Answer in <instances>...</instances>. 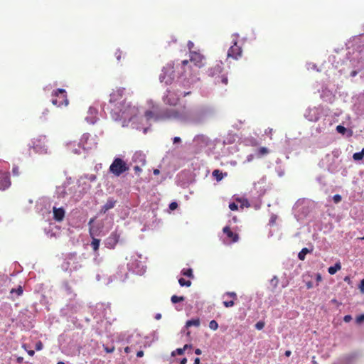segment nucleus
I'll return each instance as SVG.
<instances>
[{
	"instance_id": "27",
	"label": "nucleus",
	"mask_w": 364,
	"mask_h": 364,
	"mask_svg": "<svg viewBox=\"0 0 364 364\" xmlns=\"http://www.w3.org/2000/svg\"><path fill=\"white\" fill-rule=\"evenodd\" d=\"M181 273H182L183 275H184L186 277H188L189 278H193V270L191 268L183 269L181 271Z\"/></svg>"
},
{
	"instance_id": "13",
	"label": "nucleus",
	"mask_w": 364,
	"mask_h": 364,
	"mask_svg": "<svg viewBox=\"0 0 364 364\" xmlns=\"http://www.w3.org/2000/svg\"><path fill=\"white\" fill-rule=\"evenodd\" d=\"M11 184L8 173L0 171V191H4Z\"/></svg>"
},
{
	"instance_id": "51",
	"label": "nucleus",
	"mask_w": 364,
	"mask_h": 364,
	"mask_svg": "<svg viewBox=\"0 0 364 364\" xmlns=\"http://www.w3.org/2000/svg\"><path fill=\"white\" fill-rule=\"evenodd\" d=\"M187 363V358H183V359H181V360L180 361V364H186Z\"/></svg>"
},
{
	"instance_id": "62",
	"label": "nucleus",
	"mask_w": 364,
	"mask_h": 364,
	"mask_svg": "<svg viewBox=\"0 0 364 364\" xmlns=\"http://www.w3.org/2000/svg\"><path fill=\"white\" fill-rule=\"evenodd\" d=\"M155 318L159 320L161 318V315L160 314H157L155 316Z\"/></svg>"
},
{
	"instance_id": "36",
	"label": "nucleus",
	"mask_w": 364,
	"mask_h": 364,
	"mask_svg": "<svg viewBox=\"0 0 364 364\" xmlns=\"http://www.w3.org/2000/svg\"><path fill=\"white\" fill-rule=\"evenodd\" d=\"M264 326V322L263 321H258L256 324H255V328L257 329V330H262Z\"/></svg>"
},
{
	"instance_id": "19",
	"label": "nucleus",
	"mask_w": 364,
	"mask_h": 364,
	"mask_svg": "<svg viewBox=\"0 0 364 364\" xmlns=\"http://www.w3.org/2000/svg\"><path fill=\"white\" fill-rule=\"evenodd\" d=\"M203 57L198 53H191L190 60L193 62L196 66L200 67L203 65Z\"/></svg>"
},
{
	"instance_id": "23",
	"label": "nucleus",
	"mask_w": 364,
	"mask_h": 364,
	"mask_svg": "<svg viewBox=\"0 0 364 364\" xmlns=\"http://www.w3.org/2000/svg\"><path fill=\"white\" fill-rule=\"evenodd\" d=\"M341 269V265L340 262H337L334 266H331L328 268V272L330 274L333 275L337 272V271Z\"/></svg>"
},
{
	"instance_id": "64",
	"label": "nucleus",
	"mask_w": 364,
	"mask_h": 364,
	"mask_svg": "<svg viewBox=\"0 0 364 364\" xmlns=\"http://www.w3.org/2000/svg\"><path fill=\"white\" fill-rule=\"evenodd\" d=\"M57 364H65L64 362H62V361H59L57 363Z\"/></svg>"
},
{
	"instance_id": "47",
	"label": "nucleus",
	"mask_w": 364,
	"mask_h": 364,
	"mask_svg": "<svg viewBox=\"0 0 364 364\" xmlns=\"http://www.w3.org/2000/svg\"><path fill=\"white\" fill-rule=\"evenodd\" d=\"M144 355V351L143 350H139L136 353V356L138 358H141Z\"/></svg>"
},
{
	"instance_id": "1",
	"label": "nucleus",
	"mask_w": 364,
	"mask_h": 364,
	"mask_svg": "<svg viewBox=\"0 0 364 364\" xmlns=\"http://www.w3.org/2000/svg\"><path fill=\"white\" fill-rule=\"evenodd\" d=\"M147 120H171L176 119L181 122H188L191 119V112L185 106L180 109L166 108L159 110L158 105H152V110H147L144 114Z\"/></svg>"
},
{
	"instance_id": "33",
	"label": "nucleus",
	"mask_w": 364,
	"mask_h": 364,
	"mask_svg": "<svg viewBox=\"0 0 364 364\" xmlns=\"http://www.w3.org/2000/svg\"><path fill=\"white\" fill-rule=\"evenodd\" d=\"M209 328L213 331H215L218 328V322L215 320H212L209 323Z\"/></svg>"
},
{
	"instance_id": "30",
	"label": "nucleus",
	"mask_w": 364,
	"mask_h": 364,
	"mask_svg": "<svg viewBox=\"0 0 364 364\" xmlns=\"http://www.w3.org/2000/svg\"><path fill=\"white\" fill-rule=\"evenodd\" d=\"M10 293L11 294L15 293L17 294V296H21L23 294V287L20 285L17 289H12L10 291Z\"/></svg>"
},
{
	"instance_id": "53",
	"label": "nucleus",
	"mask_w": 364,
	"mask_h": 364,
	"mask_svg": "<svg viewBox=\"0 0 364 364\" xmlns=\"http://www.w3.org/2000/svg\"><path fill=\"white\" fill-rule=\"evenodd\" d=\"M193 364H200V358H196L195 360H194V363Z\"/></svg>"
},
{
	"instance_id": "34",
	"label": "nucleus",
	"mask_w": 364,
	"mask_h": 364,
	"mask_svg": "<svg viewBox=\"0 0 364 364\" xmlns=\"http://www.w3.org/2000/svg\"><path fill=\"white\" fill-rule=\"evenodd\" d=\"M122 55H123L122 51L120 50H117L116 52L114 53V56L117 58L118 62L120 61V60L122 57Z\"/></svg>"
},
{
	"instance_id": "14",
	"label": "nucleus",
	"mask_w": 364,
	"mask_h": 364,
	"mask_svg": "<svg viewBox=\"0 0 364 364\" xmlns=\"http://www.w3.org/2000/svg\"><path fill=\"white\" fill-rule=\"evenodd\" d=\"M223 74V63H218L209 70V75L215 77V81Z\"/></svg>"
},
{
	"instance_id": "16",
	"label": "nucleus",
	"mask_w": 364,
	"mask_h": 364,
	"mask_svg": "<svg viewBox=\"0 0 364 364\" xmlns=\"http://www.w3.org/2000/svg\"><path fill=\"white\" fill-rule=\"evenodd\" d=\"M120 238V235L114 231L107 238V245L110 248H114L116 245L118 243Z\"/></svg>"
},
{
	"instance_id": "20",
	"label": "nucleus",
	"mask_w": 364,
	"mask_h": 364,
	"mask_svg": "<svg viewBox=\"0 0 364 364\" xmlns=\"http://www.w3.org/2000/svg\"><path fill=\"white\" fill-rule=\"evenodd\" d=\"M212 175L217 181H220L225 176H227V173H223L219 169H215L213 171Z\"/></svg>"
},
{
	"instance_id": "45",
	"label": "nucleus",
	"mask_w": 364,
	"mask_h": 364,
	"mask_svg": "<svg viewBox=\"0 0 364 364\" xmlns=\"http://www.w3.org/2000/svg\"><path fill=\"white\" fill-rule=\"evenodd\" d=\"M134 170L136 173H139V172L141 171V168L139 166H135L134 168Z\"/></svg>"
},
{
	"instance_id": "41",
	"label": "nucleus",
	"mask_w": 364,
	"mask_h": 364,
	"mask_svg": "<svg viewBox=\"0 0 364 364\" xmlns=\"http://www.w3.org/2000/svg\"><path fill=\"white\" fill-rule=\"evenodd\" d=\"M178 207V203L176 202H172L170 203L169 205V208L171 210H174L175 209H176Z\"/></svg>"
},
{
	"instance_id": "61",
	"label": "nucleus",
	"mask_w": 364,
	"mask_h": 364,
	"mask_svg": "<svg viewBox=\"0 0 364 364\" xmlns=\"http://www.w3.org/2000/svg\"><path fill=\"white\" fill-rule=\"evenodd\" d=\"M306 287H307V288H308V289H311V288L312 287V284H311V282H308V283L306 284Z\"/></svg>"
},
{
	"instance_id": "26",
	"label": "nucleus",
	"mask_w": 364,
	"mask_h": 364,
	"mask_svg": "<svg viewBox=\"0 0 364 364\" xmlns=\"http://www.w3.org/2000/svg\"><path fill=\"white\" fill-rule=\"evenodd\" d=\"M309 252V250L308 248L304 247L303 248L299 253L298 257L300 260H304L306 255Z\"/></svg>"
},
{
	"instance_id": "60",
	"label": "nucleus",
	"mask_w": 364,
	"mask_h": 364,
	"mask_svg": "<svg viewBox=\"0 0 364 364\" xmlns=\"http://www.w3.org/2000/svg\"><path fill=\"white\" fill-rule=\"evenodd\" d=\"M316 280L317 282H320L321 280V276L319 274L316 276Z\"/></svg>"
},
{
	"instance_id": "10",
	"label": "nucleus",
	"mask_w": 364,
	"mask_h": 364,
	"mask_svg": "<svg viewBox=\"0 0 364 364\" xmlns=\"http://www.w3.org/2000/svg\"><path fill=\"white\" fill-rule=\"evenodd\" d=\"M223 298H230V300L228 299L223 301L225 307L230 308L235 304V301L237 300V295L235 291H227L223 294Z\"/></svg>"
},
{
	"instance_id": "58",
	"label": "nucleus",
	"mask_w": 364,
	"mask_h": 364,
	"mask_svg": "<svg viewBox=\"0 0 364 364\" xmlns=\"http://www.w3.org/2000/svg\"><path fill=\"white\" fill-rule=\"evenodd\" d=\"M13 173L14 174H18V168L17 167L13 168Z\"/></svg>"
},
{
	"instance_id": "52",
	"label": "nucleus",
	"mask_w": 364,
	"mask_h": 364,
	"mask_svg": "<svg viewBox=\"0 0 364 364\" xmlns=\"http://www.w3.org/2000/svg\"><path fill=\"white\" fill-rule=\"evenodd\" d=\"M28 352V354L30 355V356H33L35 353L34 350H29L27 351Z\"/></svg>"
},
{
	"instance_id": "6",
	"label": "nucleus",
	"mask_w": 364,
	"mask_h": 364,
	"mask_svg": "<svg viewBox=\"0 0 364 364\" xmlns=\"http://www.w3.org/2000/svg\"><path fill=\"white\" fill-rule=\"evenodd\" d=\"M47 139L46 136H40L38 138H35L32 141V145L31 146L33 150L38 154L47 153Z\"/></svg>"
},
{
	"instance_id": "17",
	"label": "nucleus",
	"mask_w": 364,
	"mask_h": 364,
	"mask_svg": "<svg viewBox=\"0 0 364 364\" xmlns=\"http://www.w3.org/2000/svg\"><path fill=\"white\" fill-rule=\"evenodd\" d=\"M53 218L58 222L62 221L65 217V210L63 208L53 207Z\"/></svg>"
},
{
	"instance_id": "29",
	"label": "nucleus",
	"mask_w": 364,
	"mask_h": 364,
	"mask_svg": "<svg viewBox=\"0 0 364 364\" xmlns=\"http://www.w3.org/2000/svg\"><path fill=\"white\" fill-rule=\"evenodd\" d=\"M178 283L181 287H190L191 285V282L190 280H186L183 278H180L178 279Z\"/></svg>"
},
{
	"instance_id": "8",
	"label": "nucleus",
	"mask_w": 364,
	"mask_h": 364,
	"mask_svg": "<svg viewBox=\"0 0 364 364\" xmlns=\"http://www.w3.org/2000/svg\"><path fill=\"white\" fill-rule=\"evenodd\" d=\"M124 92L125 89L123 87H119L113 90L109 95V102L112 104L117 103L121 106L123 103L122 101H125V100L123 99Z\"/></svg>"
},
{
	"instance_id": "42",
	"label": "nucleus",
	"mask_w": 364,
	"mask_h": 364,
	"mask_svg": "<svg viewBox=\"0 0 364 364\" xmlns=\"http://www.w3.org/2000/svg\"><path fill=\"white\" fill-rule=\"evenodd\" d=\"M364 321V314H361L356 318V322L360 323Z\"/></svg>"
},
{
	"instance_id": "9",
	"label": "nucleus",
	"mask_w": 364,
	"mask_h": 364,
	"mask_svg": "<svg viewBox=\"0 0 364 364\" xmlns=\"http://www.w3.org/2000/svg\"><path fill=\"white\" fill-rule=\"evenodd\" d=\"M242 53V48L237 45L236 41H235L234 44L230 46L228 51V58H232L235 60H237L241 57Z\"/></svg>"
},
{
	"instance_id": "4",
	"label": "nucleus",
	"mask_w": 364,
	"mask_h": 364,
	"mask_svg": "<svg viewBox=\"0 0 364 364\" xmlns=\"http://www.w3.org/2000/svg\"><path fill=\"white\" fill-rule=\"evenodd\" d=\"M129 166L120 158H115L109 166V171L115 176H119L121 174L129 170Z\"/></svg>"
},
{
	"instance_id": "18",
	"label": "nucleus",
	"mask_w": 364,
	"mask_h": 364,
	"mask_svg": "<svg viewBox=\"0 0 364 364\" xmlns=\"http://www.w3.org/2000/svg\"><path fill=\"white\" fill-rule=\"evenodd\" d=\"M117 203V200L112 198H109L106 203L101 208L100 213H106L109 210L113 208Z\"/></svg>"
},
{
	"instance_id": "3",
	"label": "nucleus",
	"mask_w": 364,
	"mask_h": 364,
	"mask_svg": "<svg viewBox=\"0 0 364 364\" xmlns=\"http://www.w3.org/2000/svg\"><path fill=\"white\" fill-rule=\"evenodd\" d=\"M90 135L88 134H85L82 136L79 143L77 144L78 148L75 147V143H69L68 144V149L71 152L75 154H80L82 153L81 150L85 151L91 149V146L88 144Z\"/></svg>"
},
{
	"instance_id": "28",
	"label": "nucleus",
	"mask_w": 364,
	"mask_h": 364,
	"mask_svg": "<svg viewBox=\"0 0 364 364\" xmlns=\"http://www.w3.org/2000/svg\"><path fill=\"white\" fill-rule=\"evenodd\" d=\"M185 300L184 296H178L176 295H173L171 298V301L173 304H176L181 301H183Z\"/></svg>"
},
{
	"instance_id": "12",
	"label": "nucleus",
	"mask_w": 364,
	"mask_h": 364,
	"mask_svg": "<svg viewBox=\"0 0 364 364\" xmlns=\"http://www.w3.org/2000/svg\"><path fill=\"white\" fill-rule=\"evenodd\" d=\"M94 221H95V218H91L88 223V225L90 226V229H89L90 235L91 237H92L91 246L95 251H97L99 249L100 240L99 239H96L94 237L95 234H94L93 227L92 226V224L93 223Z\"/></svg>"
},
{
	"instance_id": "46",
	"label": "nucleus",
	"mask_w": 364,
	"mask_h": 364,
	"mask_svg": "<svg viewBox=\"0 0 364 364\" xmlns=\"http://www.w3.org/2000/svg\"><path fill=\"white\" fill-rule=\"evenodd\" d=\"M173 143H174V144H176V143H179V142H181V138H180V137H178V136H175V137L173 138Z\"/></svg>"
},
{
	"instance_id": "48",
	"label": "nucleus",
	"mask_w": 364,
	"mask_h": 364,
	"mask_svg": "<svg viewBox=\"0 0 364 364\" xmlns=\"http://www.w3.org/2000/svg\"><path fill=\"white\" fill-rule=\"evenodd\" d=\"M193 46H194V44H193V43L192 41H188V47L190 50L193 48Z\"/></svg>"
},
{
	"instance_id": "37",
	"label": "nucleus",
	"mask_w": 364,
	"mask_h": 364,
	"mask_svg": "<svg viewBox=\"0 0 364 364\" xmlns=\"http://www.w3.org/2000/svg\"><path fill=\"white\" fill-rule=\"evenodd\" d=\"M341 199L342 198L339 194L334 195L333 197V200L335 203H338L339 202L341 201Z\"/></svg>"
},
{
	"instance_id": "32",
	"label": "nucleus",
	"mask_w": 364,
	"mask_h": 364,
	"mask_svg": "<svg viewBox=\"0 0 364 364\" xmlns=\"http://www.w3.org/2000/svg\"><path fill=\"white\" fill-rule=\"evenodd\" d=\"M279 284V279L277 276H274L270 280V285L274 288H277Z\"/></svg>"
},
{
	"instance_id": "25",
	"label": "nucleus",
	"mask_w": 364,
	"mask_h": 364,
	"mask_svg": "<svg viewBox=\"0 0 364 364\" xmlns=\"http://www.w3.org/2000/svg\"><path fill=\"white\" fill-rule=\"evenodd\" d=\"M363 156H364V148H363V149L360 152L354 153L353 155V159L355 161H360V160L363 159Z\"/></svg>"
},
{
	"instance_id": "59",
	"label": "nucleus",
	"mask_w": 364,
	"mask_h": 364,
	"mask_svg": "<svg viewBox=\"0 0 364 364\" xmlns=\"http://www.w3.org/2000/svg\"><path fill=\"white\" fill-rule=\"evenodd\" d=\"M124 351L126 353H129L130 352V348L127 346L125 348H124Z\"/></svg>"
},
{
	"instance_id": "24",
	"label": "nucleus",
	"mask_w": 364,
	"mask_h": 364,
	"mask_svg": "<svg viewBox=\"0 0 364 364\" xmlns=\"http://www.w3.org/2000/svg\"><path fill=\"white\" fill-rule=\"evenodd\" d=\"M215 82L216 84L218 83H223V85H228V77L225 74L223 73L215 81Z\"/></svg>"
},
{
	"instance_id": "55",
	"label": "nucleus",
	"mask_w": 364,
	"mask_h": 364,
	"mask_svg": "<svg viewBox=\"0 0 364 364\" xmlns=\"http://www.w3.org/2000/svg\"><path fill=\"white\" fill-rule=\"evenodd\" d=\"M272 129H266L265 133L267 134H272Z\"/></svg>"
},
{
	"instance_id": "44",
	"label": "nucleus",
	"mask_w": 364,
	"mask_h": 364,
	"mask_svg": "<svg viewBox=\"0 0 364 364\" xmlns=\"http://www.w3.org/2000/svg\"><path fill=\"white\" fill-rule=\"evenodd\" d=\"M352 319V317L350 315H346L344 316V318L343 320L346 321V322H349L350 320Z\"/></svg>"
},
{
	"instance_id": "50",
	"label": "nucleus",
	"mask_w": 364,
	"mask_h": 364,
	"mask_svg": "<svg viewBox=\"0 0 364 364\" xmlns=\"http://www.w3.org/2000/svg\"><path fill=\"white\" fill-rule=\"evenodd\" d=\"M195 353L196 355H200L202 353V351H201V350L200 348H197V349L195 350Z\"/></svg>"
},
{
	"instance_id": "5",
	"label": "nucleus",
	"mask_w": 364,
	"mask_h": 364,
	"mask_svg": "<svg viewBox=\"0 0 364 364\" xmlns=\"http://www.w3.org/2000/svg\"><path fill=\"white\" fill-rule=\"evenodd\" d=\"M51 102L56 107L67 106L68 99L67 92L64 89H57L52 94Z\"/></svg>"
},
{
	"instance_id": "2",
	"label": "nucleus",
	"mask_w": 364,
	"mask_h": 364,
	"mask_svg": "<svg viewBox=\"0 0 364 364\" xmlns=\"http://www.w3.org/2000/svg\"><path fill=\"white\" fill-rule=\"evenodd\" d=\"M121 106L117 107L118 109V117L124 119V121H130L136 115L137 109L135 107L132 106L129 103H127L126 101H122Z\"/></svg>"
},
{
	"instance_id": "56",
	"label": "nucleus",
	"mask_w": 364,
	"mask_h": 364,
	"mask_svg": "<svg viewBox=\"0 0 364 364\" xmlns=\"http://www.w3.org/2000/svg\"><path fill=\"white\" fill-rule=\"evenodd\" d=\"M153 173H154V175H156H156H159V174L160 171H159V169H154V171H153Z\"/></svg>"
},
{
	"instance_id": "49",
	"label": "nucleus",
	"mask_w": 364,
	"mask_h": 364,
	"mask_svg": "<svg viewBox=\"0 0 364 364\" xmlns=\"http://www.w3.org/2000/svg\"><path fill=\"white\" fill-rule=\"evenodd\" d=\"M358 73V72L357 70H353V71L350 73V75L351 77H355V76L357 75Z\"/></svg>"
},
{
	"instance_id": "38",
	"label": "nucleus",
	"mask_w": 364,
	"mask_h": 364,
	"mask_svg": "<svg viewBox=\"0 0 364 364\" xmlns=\"http://www.w3.org/2000/svg\"><path fill=\"white\" fill-rule=\"evenodd\" d=\"M229 208L232 210H237L238 209V205L235 203H230L229 204Z\"/></svg>"
},
{
	"instance_id": "54",
	"label": "nucleus",
	"mask_w": 364,
	"mask_h": 364,
	"mask_svg": "<svg viewBox=\"0 0 364 364\" xmlns=\"http://www.w3.org/2000/svg\"><path fill=\"white\" fill-rule=\"evenodd\" d=\"M23 357H18V358H17V362H18V363H22V362H23Z\"/></svg>"
},
{
	"instance_id": "7",
	"label": "nucleus",
	"mask_w": 364,
	"mask_h": 364,
	"mask_svg": "<svg viewBox=\"0 0 364 364\" xmlns=\"http://www.w3.org/2000/svg\"><path fill=\"white\" fill-rule=\"evenodd\" d=\"M174 79L173 68L171 65L164 67L161 73L159 75L161 82H164L166 85H170Z\"/></svg>"
},
{
	"instance_id": "40",
	"label": "nucleus",
	"mask_w": 364,
	"mask_h": 364,
	"mask_svg": "<svg viewBox=\"0 0 364 364\" xmlns=\"http://www.w3.org/2000/svg\"><path fill=\"white\" fill-rule=\"evenodd\" d=\"M43 345L41 341H38L36 344V350H41L43 349Z\"/></svg>"
},
{
	"instance_id": "63",
	"label": "nucleus",
	"mask_w": 364,
	"mask_h": 364,
	"mask_svg": "<svg viewBox=\"0 0 364 364\" xmlns=\"http://www.w3.org/2000/svg\"><path fill=\"white\" fill-rule=\"evenodd\" d=\"M182 63H183V65H186V64H188V60H183Z\"/></svg>"
},
{
	"instance_id": "35",
	"label": "nucleus",
	"mask_w": 364,
	"mask_h": 364,
	"mask_svg": "<svg viewBox=\"0 0 364 364\" xmlns=\"http://www.w3.org/2000/svg\"><path fill=\"white\" fill-rule=\"evenodd\" d=\"M336 131L342 134H344L346 132V129L342 125H338L336 127Z\"/></svg>"
},
{
	"instance_id": "31",
	"label": "nucleus",
	"mask_w": 364,
	"mask_h": 364,
	"mask_svg": "<svg viewBox=\"0 0 364 364\" xmlns=\"http://www.w3.org/2000/svg\"><path fill=\"white\" fill-rule=\"evenodd\" d=\"M268 153H269V150L266 147H260L257 150V154H258L259 156H262L266 155Z\"/></svg>"
},
{
	"instance_id": "39",
	"label": "nucleus",
	"mask_w": 364,
	"mask_h": 364,
	"mask_svg": "<svg viewBox=\"0 0 364 364\" xmlns=\"http://www.w3.org/2000/svg\"><path fill=\"white\" fill-rule=\"evenodd\" d=\"M103 348H104L105 351L107 353H113L115 349L114 346L109 348L107 346H103Z\"/></svg>"
},
{
	"instance_id": "43",
	"label": "nucleus",
	"mask_w": 364,
	"mask_h": 364,
	"mask_svg": "<svg viewBox=\"0 0 364 364\" xmlns=\"http://www.w3.org/2000/svg\"><path fill=\"white\" fill-rule=\"evenodd\" d=\"M360 289L362 293H364V279L360 282Z\"/></svg>"
},
{
	"instance_id": "57",
	"label": "nucleus",
	"mask_w": 364,
	"mask_h": 364,
	"mask_svg": "<svg viewBox=\"0 0 364 364\" xmlns=\"http://www.w3.org/2000/svg\"><path fill=\"white\" fill-rule=\"evenodd\" d=\"M291 354V352L290 350H287V351L285 352V355H286L287 357H289Z\"/></svg>"
},
{
	"instance_id": "11",
	"label": "nucleus",
	"mask_w": 364,
	"mask_h": 364,
	"mask_svg": "<svg viewBox=\"0 0 364 364\" xmlns=\"http://www.w3.org/2000/svg\"><path fill=\"white\" fill-rule=\"evenodd\" d=\"M178 100V97L171 90H167L166 95L163 97L164 102L170 106H176Z\"/></svg>"
},
{
	"instance_id": "21",
	"label": "nucleus",
	"mask_w": 364,
	"mask_h": 364,
	"mask_svg": "<svg viewBox=\"0 0 364 364\" xmlns=\"http://www.w3.org/2000/svg\"><path fill=\"white\" fill-rule=\"evenodd\" d=\"M191 348H192L191 345L186 344L183 348H177L176 350L173 351L171 353V355L175 356L176 354L183 355L184 353L185 350H186L188 349L191 350Z\"/></svg>"
},
{
	"instance_id": "22",
	"label": "nucleus",
	"mask_w": 364,
	"mask_h": 364,
	"mask_svg": "<svg viewBox=\"0 0 364 364\" xmlns=\"http://www.w3.org/2000/svg\"><path fill=\"white\" fill-rule=\"evenodd\" d=\"M200 319L199 318H195V319H191V320H188L186 321V328H189V327H191V326H196V327H198L200 326Z\"/></svg>"
},
{
	"instance_id": "15",
	"label": "nucleus",
	"mask_w": 364,
	"mask_h": 364,
	"mask_svg": "<svg viewBox=\"0 0 364 364\" xmlns=\"http://www.w3.org/2000/svg\"><path fill=\"white\" fill-rule=\"evenodd\" d=\"M224 234L227 235L230 242H236L239 240V236L237 233L232 232L229 226H225L223 229Z\"/></svg>"
}]
</instances>
